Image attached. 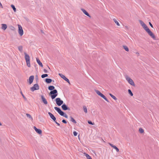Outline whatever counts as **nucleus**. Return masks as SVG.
<instances>
[{
	"label": "nucleus",
	"instance_id": "nucleus-34",
	"mask_svg": "<svg viewBox=\"0 0 159 159\" xmlns=\"http://www.w3.org/2000/svg\"><path fill=\"white\" fill-rule=\"evenodd\" d=\"M88 123L89 124H90V125H94V123H92L91 121H88Z\"/></svg>",
	"mask_w": 159,
	"mask_h": 159
},
{
	"label": "nucleus",
	"instance_id": "nucleus-31",
	"mask_svg": "<svg viewBox=\"0 0 159 159\" xmlns=\"http://www.w3.org/2000/svg\"><path fill=\"white\" fill-rule=\"evenodd\" d=\"M128 92L131 96H133V94L130 89H129L128 90Z\"/></svg>",
	"mask_w": 159,
	"mask_h": 159
},
{
	"label": "nucleus",
	"instance_id": "nucleus-14",
	"mask_svg": "<svg viewBox=\"0 0 159 159\" xmlns=\"http://www.w3.org/2000/svg\"><path fill=\"white\" fill-rule=\"evenodd\" d=\"M48 114L50 116V117L54 121H55L56 120V118L54 116L51 112H48Z\"/></svg>",
	"mask_w": 159,
	"mask_h": 159
},
{
	"label": "nucleus",
	"instance_id": "nucleus-13",
	"mask_svg": "<svg viewBox=\"0 0 159 159\" xmlns=\"http://www.w3.org/2000/svg\"><path fill=\"white\" fill-rule=\"evenodd\" d=\"M41 98L42 100V101L43 102V103L45 104L46 105L48 104V102L46 99V98H44L43 96L41 95Z\"/></svg>",
	"mask_w": 159,
	"mask_h": 159
},
{
	"label": "nucleus",
	"instance_id": "nucleus-27",
	"mask_svg": "<svg viewBox=\"0 0 159 159\" xmlns=\"http://www.w3.org/2000/svg\"><path fill=\"white\" fill-rule=\"evenodd\" d=\"M83 110H84V112L85 113H87V108L85 106H83Z\"/></svg>",
	"mask_w": 159,
	"mask_h": 159
},
{
	"label": "nucleus",
	"instance_id": "nucleus-30",
	"mask_svg": "<svg viewBox=\"0 0 159 159\" xmlns=\"http://www.w3.org/2000/svg\"><path fill=\"white\" fill-rule=\"evenodd\" d=\"M11 7L12 8V9H13L14 11V12H16V8L13 5H11Z\"/></svg>",
	"mask_w": 159,
	"mask_h": 159
},
{
	"label": "nucleus",
	"instance_id": "nucleus-15",
	"mask_svg": "<svg viewBox=\"0 0 159 159\" xmlns=\"http://www.w3.org/2000/svg\"><path fill=\"white\" fill-rule=\"evenodd\" d=\"M109 144L114 149H115L116 151L117 152H119V149L115 146L113 145L111 143H109Z\"/></svg>",
	"mask_w": 159,
	"mask_h": 159
},
{
	"label": "nucleus",
	"instance_id": "nucleus-38",
	"mask_svg": "<svg viewBox=\"0 0 159 159\" xmlns=\"http://www.w3.org/2000/svg\"><path fill=\"white\" fill-rule=\"evenodd\" d=\"M149 24L150 25V26L152 28H153V26L152 25V24L150 22H149Z\"/></svg>",
	"mask_w": 159,
	"mask_h": 159
},
{
	"label": "nucleus",
	"instance_id": "nucleus-9",
	"mask_svg": "<svg viewBox=\"0 0 159 159\" xmlns=\"http://www.w3.org/2000/svg\"><path fill=\"white\" fill-rule=\"evenodd\" d=\"M18 33L20 36H22L23 34V31L21 26L18 25Z\"/></svg>",
	"mask_w": 159,
	"mask_h": 159
},
{
	"label": "nucleus",
	"instance_id": "nucleus-21",
	"mask_svg": "<svg viewBox=\"0 0 159 159\" xmlns=\"http://www.w3.org/2000/svg\"><path fill=\"white\" fill-rule=\"evenodd\" d=\"M84 154L85 155L87 159H92L91 157L88 154H86L85 153H84Z\"/></svg>",
	"mask_w": 159,
	"mask_h": 159
},
{
	"label": "nucleus",
	"instance_id": "nucleus-7",
	"mask_svg": "<svg viewBox=\"0 0 159 159\" xmlns=\"http://www.w3.org/2000/svg\"><path fill=\"white\" fill-rule=\"evenodd\" d=\"M55 100L58 106H60L63 103V101L61 100L60 98H57Z\"/></svg>",
	"mask_w": 159,
	"mask_h": 159
},
{
	"label": "nucleus",
	"instance_id": "nucleus-41",
	"mask_svg": "<svg viewBox=\"0 0 159 159\" xmlns=\"http://www.w3.org/2000/svg\"><path fill=\"white\" fill-rule=\"evenodd\" d=\"M2 124L0 122V125H2Z\"/></svg>",
	"mask_w": 159,
	"mask_h": 159
},
{
	"label": "nucleus",
	"instance_id": "nucleus-4",
	"mask_svg": "<svg viewBox=\"0 0 159 159\" xmlns=\"http://www.w3.org/2000/svg\"><path fill=\"white\" fill-rule=\"evenodd\" d=\"M55 109L60 114L61 116H63L65 117L66 118H68L67 115L64 113L59 108L57 107H54Z\"/></svg>",
	"mask_w": 159,
	"mask_h": 159
},
{
	"label": "nucleus",
	"instance_id": "nucleus-37",
	"mask_svg": "<svg viewBox=\"0 0 159 159\" xmlns=\"http://www.w3.org/2000/svg\"><path fill=\"white\" fill-rule=\"evenodd\" d=\"M62 122L65 124H66L67 123L66 120H62Z\"/></svg>",
	"mask_w": 159,
	"mask_h": 159
},
{
	"label": "nucleus",
	"instance_id": "nucleus-35",
	"mask_svg": "<svg viewBox=\"0 0 159 159\" xmlns=\"http://www.w3.org/2000/svg\"><path fill=\"white\" fill-rule=\"evenodd\" d=\"M20 93L22 95V96H23V98L25 99V100H26V97H25L24 96V95H23V94L22 92L21 91L20 92Z\"/></svg>",
	"mask_w": 159,
	"mask_h": 159
},
{
	"label": "nucleus",
	"instance_id": "nucleus-6",
	"mask_svg": "<svg viewBox=\"0 0 159 159\" xmlns=\"http://www.w3.org/2000/svg\"><path fill=\"white\" fill-rule=\"evenodd\" d=\"M95 92L99 96L101 97L102 98H103L104 100H105L107 102H108L109 101L107 100V99L106 98V97L103 95L102 93L99 91L98 90H96Z\"/></svg>",
	"mask_w": 159,
	"mask_h": 159
},
{
	"label": "nucleus",
	"instance_id": "nucleus-24",
	"mask_svg": "<svg viewBox=\"0 0 159 159\" xmlns=\"http://www.w3.org/2000/svg\"><path fill=\"white\" fill-rule=\"evenodd\" d=\"M109 95L111 96V97L114 100H116L117 99V98H116L111 93H109Z\"/></svg>",
	"mask_w": 159,
	"mask_h": 159
},
{
	"label": "nucleus",
	"instance_id": "nucleus-17",
	"mask_svg": "<svg viewBox=\"0 0 159 159\" xmlns=\"http://www.w3.org/2000/svg\"><path fill=\"white\" fill-rule=\"evenodd\" d=\"M61 107L63 110H66L68 109V108L65 104H63L61 106Z\"/></svg>",
	"mask_w": 159,
	"mask_h": 159
},
{
	"label": "nucleus",
	"instance_id": "nucleus-2",
	"mask_svg": "<svg viewBox=\"0 0 159 159\" xmlns=\"http://www.w3.org/2000/svg\"><path fill=\"white\" fill-rule=\"evenodd\" d=\"M24 54L25 55V57L26 61V65L28 67H30L31 65L30 61V57L25 52Z\"/></svg>",
	"mask_w": 159,
	"mask_h": 159
},
{
	"label": "nucleus",
	"instance_id": "nucleus-32",
	"mask_svg": "<svg viewBox=\"0 0 159 159\" xmlns=\"http://www.w3.org/2000/svg\"><path fill=\"white\" fill-rule=\"evenodd\" d=\"M139 131L141 133H143L144 132V130L142 128H140L139 129Z\"/></svg>",
	"mask_w": 159,
	"mask_h": 159
},
{
	"label": "nucleus",
	"instance_id": "nucleus-40",
	"mask_svg": "<svg viewBox=\"0 0 159 159\" xmlns=\"http://www.w3.org/2000/svg\"><path fill=\"white\" fill-rule=\"evenodd\" d=\"M55 123H56V124L58 126H60V124L59 123H57V122L56 121H55Z\"/></svg>",
	"mask_w": 159,
	"mask_h": 159
},
{
	"label": "nucleus",
	"instance_id": "nucleus-8",
	"mask_svg": "<svg viewBox=\"0 0 159 159\" xmlns=\"http://www.w3.org/2000/svg\"><path fill=\"white\" fill-rule=\"evenodd\" d=\"M39 89V86L37 84H34L33 87L30 88V89L32 92H33L35 90H38Z\"/></svg>",
	"mask_w": 159,
	"mask_h": 159
},
{
	"label": "nucleus",
	"instance_id": "nucleus-19",
	"mask_svg": "<svg viewBox=\"0 0 159 159\" xmlns=\"http://www.w3.org/2000/svg\"><path fill=\"white\" fill-rule=\"evenodd\" d=\"M2 29L4 30H5L7 28V26L6 24H2Z\"/></svg>",
	"mask_w": 159,
	"mask_h": 159
},
{
	"label": "nucleus",
	"instance_id": "nucleus-16",
	"mask_svg": "<svg viewBox=\"0 0 159 159\" xmlns=\"http://www.w3.org/2000/svg\"><path fill=\"white\" fill-rule=\"evenodd\" d=\"M81 10L84 14H85V15H87V16L89 17H90V16L89 15V14L85 10L83 9H81Z\"/></svg>",
	"mask_w": 159,
	"mask_h": 159
},
{
	"label": "nucleus",
	"instance_id": "nucleus-10",
	"mask_svg": "<svg viewBox=\"0 0 159 159\" xmlns=\"http://www.w3.org/2000/svg\"><path fill=\"white\" fill-rule=\"evenodd\" d=\"M59 75L61 78L67 81L69 84H70V83L69 79L66 78L64 75L60 73L59 74Z\"/></svg>",
	"mask_w": 159,
	"mask_h": 159
},
{
	"label": "nucleus",
	"instance_id": "nucleus-28",
	"mask_svg": "<svg viewBox=\"0 0 159 159\" xmlns=\"http://www.w3.org/2000/svg\"><path fill=\"white\" fill-rule=\"evenodd\" d=\"M114 21L117 26H120V24H119V23L118 21H117L116 19H114Z\"/></svg>",
	"mask_w": 159,
	"mask_h": 159
},
{
	"label": "nucleus",
	"instance_id": "nucleus-36",
	"mask_svg": "<svg viewBox=\"0 0 159 159\" xmlns=\"http://www.w3.org/2000/svg\"><path fill=\"white\" fill-rule=\"evenodd\" d=\"M73 134H74V135L75 136H76L77 135V132L75 131H74L73 132Z\"/></svg>",
	"mask_w": 159,
	"mask_h": 159
},
{
	"label": "nucleus",
	"instance_id": "nucleus-12",
	"mask_svg": "<svg viewBox=\"0 0 159 159\" xmlns=\"http://www.w3.org/2000/svg\"><path fill=\"white\" fill-rule=\"evenodd\" d=\"M34 77L33 75L29 77V82L30 84H31L32 83L34 79Z\"/></svg>",
	"mask_w": 159,
	"mask_h": 159
},
{
	"label": "nucleus",
	"instance_id": "nucleus-23",
	"mask_svg": "<svg viewBox=\"0 0 159 159\" xmlns=\"http://www.w3.org/2000/svg\"><path fill=\"white\" fill-rule=\"evenodd\" d=\"M123 48L125 49V50L127 51V52H128L129 51V48H128V47L126 46H123Z\"/></svg>",
	"mask_w": 159,
	"mask_h": 159
},
{
	"label": "nucleus",
	"instance_id": "nucleus-22",
	"mask_svg": "<svg viewBox=\"0 0 159 159\" xmlns=\"http://www.w3.org/2000/svg\"><path fill=\"white\" fill-rule=\"evenodd\" d=\"M55 87L53 86H50L48 87V89L50 90H54Z\"/></svg>",
	"mask_w": 159,
	"mask_h": 159
},
{
	"label": "nucleus",
	"instance_id": "nucleus-3",
	"mask_svg": "<svg viewBox=\"0 0 159 159\" xmlns=\"http://www.w3.org/2000/svg\"><path fill=\"white\" fill-rule=\"evenodd\" d=\"M52 99H54L57 95V91L56 89H54L50 91L49 93Z\"/></svg>",
	"mask_w": 159,
	"mask_h": 159
},
{
	"label": "nucleus",
	"instance_id": "nucleus-1",
	"mask_svg": "<svg viewBox=\"0 0 159 159\" xmlns=\"http://www.w3.org/2000/svg\"><path fill=\"white\" fill-rule=\"evenodd\" d=\"M139 23L142 26L144 29L147 32L148 34L153 39H155L156 37L153 33L151 31L150 29L148 28V26L145 25L144 23L142 20L139 21Z\"/></svg>",
	"mask_w": 159,
	"mask_h": 159
},
{
	"label": "nucleus",
	"instance_id": "nucleus-18",
	"mask_svg": "<svg viewBox=\"0 0 159 159\" xmlns=\"http://www.w3.org/2000/svg\"><path fill=\"white\" fill-rule=\"evenodd\" d=\"M36 61L37 63L39 64V66H40L42 67H43V65L42 62L40 61L39 59L37 58Z\"/></svg>",
	"mask_w": 159,
	"mask_h": 159
},
{
	"label": "nucleus",
	"instance_id": "nucleus-5",
	"mask_svg": "<svg viewBox=\"0 0 159 159\" xmlns=\"http://www.w3.org/2000/svg\"><path fill=\"white\" fill-rule=\"evenodd\" d=\"M126 80L130 85L133 86H135L133 80L130 78L128 76H126L125 77Z\"/></svg>",
	"mask_w": 159,
	"mask_h": 159
},
{
	"label": "nucleus",
	"instance_id": "nucleus-11",
	"mask_svg": "<svg viewBox=\"0 0 159 159\" xmlns=\"http://www.w3.org/2000/svg\"><path fill=\"white\" fill-rule=\"evenodd\" d=\"M34 129L35 130L36 132L38 134H42V131L41 129L37 128L35 126L34 127Z\"/></svg>",
	"mask_w": 159,
	"mask_h": 159
},
{
	"label": "nucleus",
	"instance_id": "nucleus-25",
	"mask_svg": "<svg viewBox=\"0 0 159 159\" xmlns=\"http://www.w3.org/2000/svg\"><path fill=\"white\" fill-rule=\"evenodd\" d=\"M18 49L19 51L21 52H22L23 50V47L22 46H19L18 47Z\"/></svg>",
	"mask_w": 159,
	"mask_h": 159
},
{
	"label": "nucleus",
	"instance_id": "nucleus-39",
	"mask_svg": "<svg viewBox=\"0 0 159 159\" xmlns=\"http://www.w3.org/2000/svg\"><path fill=\"white\" fill-rule=\"evenodd\" d=\"M43 70H44V72L45 73H47L48 72L47 70L46 69H44Z\"/></svg>",
	"mask_w": 159,
	"mask_h": 159
},
{
	"label": "nucleus",
	"instance_id": "nucleus-26",
	"mask_svg": "<svg viewBox=\"0 0 159 159\" xmlns=\"http://www.w3.org/2000/svg\"><path fill=\"white\" fill-rule=\"evenodd\" d=\"M26 115L27 116V117H28L30 119H31V120H33V119L31 116L30 114H26Z\"/></svg>",
	"mask_w": 159,
	"mask_h": 159
},
{
	"label": "nucleus",
	"instance_id": "nucleus-20",
	"mask_svg": "<svg viewBox=\"0 0 159 159\" xmlns=\"http://www.w3.org/2000/svg\"><path fill=\"white\" fill-rule=\"evenodd\" d=\"M45 81L47 83H50L52 82V80L50 79L47 78L46 79Z\"/></svg>",
	"mask_w": 159,
	"mask_h": 159
},
{
	"label": "nucleus",
	"instance_id": "nucleus-33",
	"mask_svg": "<svg viewBox=\"0 0 159 159\" xmlns=\"http://www.w3.org/2000/svg\"><path fill=\"white\" fill-rule=\"evenodd\" d=\"M48 76V75L47 74H44L42 75H41V77L42 78H44L45 77H47Z\"/></svg>",
	"mask_w": 159,
	"mask_h": 159
},
{
	"label": "nucleus",
	"instance_id": "nucleus-29",
	"mask_svg": "<svg viewBox=\"0 0 159 159\" xmlns=\"http://www.w3.org/2000/svg\"><path fill=\"white\" fill-rule=\"evenodd\" d=\"M71 121L74 123H76V121L75 120V119L72 117H71Z\"/></svg>",
	"mask_w": 159,
	"mask_h": 159
}]
</instances>
